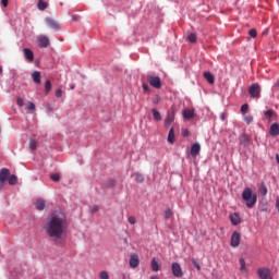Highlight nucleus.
I'll return each instance as SVG.
<instances>
[{
	"instance_id": "f257e3e1",
	"label": "nucleus",
	"mask_w": 279,
	"mask_h": 279,
	"mask_svg": "<svg viewBox=\"0 0 279 279\" xmlns=\"http://www.w3.org/2000/svg\"><path fill=\"white\" fill-rule=\"evenodd\" d=\"M46 234L58 243L62 236H64V232H66V216L62 211H53L50 217L47 218L45 225Z\"/></svg>"
},
{
	"instance_id": "f03ea898",
	"label": "nucleus",
	"mask_w": 279,
	"mask_h": 279,
	"mask_svg": "<svg viewBox=\"0 0 279 279\" xmlns=\"http://www.w3.org/2000/svg\"><path fill=\"white\" fill-rule=\"evenodd\" d=\"M242 199L245 202L246 207L254 208L256 202H258V195L251 187H245L242 192Z\"/></svg>"
},
{
	"instance_id": "7ed1b4c3",
	"label": "nucleus",
	"mask_w": 279,
	"mask_h": 279,
	"mask_svg": "<svg viewBox=\"0 0 279 279\" xmlns=\"http://www.w3.org/2000/svg\"><path fill=\"white\" fill-rule=\"evenodd\" d=\"M248 95L253 99H259L260 98V85H258V83L252 84L248 87Z\"/></svg>"
},
{
	"instance_id": "20e7f679",
	"label": "nucleus",
	"mask_w": 279,
	"mask_h": 279,
	"mask_svg": "<svg viewBox=\"0 0 279 279\" xmlns=\"http://www.w3.org/2000/svg\"><path fill=\"white\" fill-rule=\"evenodd\" d=\"M147 81L153 88H162V81L160 80V76L148 75Z\"/></svg>"
},
{
	"instance_id": "39448f33",
	"label": "nucleus",
	"mask_w": 279,
	"mask_h": 279,
	"mask_svg": "<svg viewBox=\"0 0 279 279\" xmlns=\"http://www.w3.org/2000/svg\"><path fill=\"white\" fill-rule=\"evenodd\" d=\"M231 247H239L241 245V233L239 231H234L231 236Z\"/></svg>"
},
{
	"instance_id": "423d86ee",
	"label": "nucleus",
	"mask_w": 279,
	"mask_h": 279,
	"mask_svg": "<svg viewBox=\"0 0 279 279\" xmlns=\"http://www.w3.org/2000/svg\"><path fill=\"white\" fill-rule=\"evenodd\" d=\"M172 274L175 278H182L184 276V272H182V266L175 262L172 263Z\"/></svg>"
},
{
	"instance_id": "0eeeda50",
	"label": "nucleus",
	"mask_w": 279,
	"mask_h": 279,
	"mask_svg": "<svg viewBox=\"0 0 279 279\" xmlns=\"http://www.w3.org/2000/svg\"><path fill=\"white\" fill-rule=\"evenodd\" d=\"M8 178H10V169L4 168L0 170V189L3 187V184H5V182L8 181Z\"/></svg>"
},
{
	"instance_id": "6e6552de",
	"label": "nucleus",
	"mask_w": 279,
	"mask_h": 279,
	"mask_svg": "<svg viewBox=\"0 0 279 279\" xmlns=\"http://www.w3.org/2000/svg\"><path fill=\"white\" fill-rule=\"evenodd\" d=\"M257 274L260 279H271V270L269 268H258Z\"/></svg>"
},
{
	"instance_id": "1a4fd4ad",
	"label": "nucleus",
	"mask_w": 279,
	"mask_h": 279,
	"mask_svg": "<svg viewBox=\"0 0 279 279\" xmlns=\"http://www.w3.org/2000/svg\"><path fill=\"white\" fill-rule=\"evenodd\" d=\"M38 43H39V47H41V49H47V47H49V37L41 35L38 37Z\"/></svg>"
},
{
	"instance_id": "9d476101",
	"label": "nucleus",
	"mask_w": 279,
	"mask_h": 279,
	"mask_svg": "<svg viewBox=\"0 0 279 279\" xmlns=\"http://www.w3.org/2000/svg\"><path fill=\"white\" fill-rule=\"evenodd\" d=\"M45 23L48 25V27H50L51 29H60V25L58 24V22H56V20L51 19V17H46L45 19Z\"/></svg>"
},
{
	"instance_id": "9b49d317",
	"label": "nucleus",
	"mask_w": 279,
	"mask_h": 279,
	"mask_svg": "<svg viewBox=\"0 0 279 279\" xmlns=\"http://www.w3.org/2000/svg\"><path fill=\"white\" fill-rule=\"evenodd\" d=\"M23 53L28 62H34V51L29 48H24Z\"/></svg>"
},
{
	"instance_id": "f8f14e48",
	"label": "nucleus",
	"mask_w": 279,
	"mask_h": 279,
	"mask_svg": "<svg viewBox=\"0 0 279 279\" xmlns=\"http://www.w3.org/2000/svg\"><path fill=\"white\" fill-rule=\"evenodd\" d=\"M229 218H230L232 226H239V223H241V216H239V214H236V213L231 214L229 216Z\"/></svg>"
},
{
	"instance_id": "ddd939ff",
	"label": "nucleus",
	"mask_w": 279,
	"mask_h": 279,
	"mask_svg": "<svg viewBox=\"0 0 279 279\" xmlns=\"http://www.w3.org/2000/svg\"><path fill=\"white\" fill-rule=\"evenodd\" d=\"M175 121V112H171L167 116L166 120H165V126L169 128V125H171V123H173Z\"/></svg>"
},
{
	"instance_id": "4468645a",
	"label": "nucleus",
	"mask_w": 279,
	"mask_h": 279,
	"mask_svg": "<svg viewBox=\"0 0 279 279\" xmlns=\"http://www.w3.org/2000/svg\"><path fill=\"white\" fill-rule=\"evenodd\" d=\"M199 151H202V146L199 143L193 144L191 147V156L195 157L197 154H199Z\"/></svg>"
},
{
	"instance_id": "2eb2a0df",
	"label": "nucleus",
	"mask_w": 279,
	"mask_h": 279,
	"mask_svg": "<svg viewBox=\"0 0 279 279\" xmlns=\"http://www.w3.org/2000/svg\"><path fill=\"white\" fill-rule=\"evenodd\" d=\"M140 260H138V255H132L130 258V267H132V269H136V267H138L140 265Z\"/></svg>"
},
{
	"instance_id": "dca6fc26",
	"label": "nucleus",
	"mask_w": 279,
	"mask_h": 279,
	"mask_svg": "<svg viewBox=\"0 0 279 279\" xmlns=\"http://www.w3.org/2000/svg\"><path fill=\"white\" fill-rule=\"evenodd\" d=\"M239 141L243 147H247V145H250V136H247V134L240 135Z\"/></svg>"
},
{
	"instance_id": "f3484780",
	"label": "nucleus",
	"mask_w": 279,
	"mask_h": 279,
	"mask_svg": "<svg viewBox=\"0 0 279 279\" xmlns=\"http://www.w3.org/2000/svg\"><path fill=\"white\" fill-rule=\"evenodd\" d=\"M269 134H270V136H278L279 135V124L278 123L271 124Z\"/></svg>"
},
{
	"instance_id": "a211bd4d",
	"label": "nucleus",
	"mask_w": 279,
	"mask_h": 279,
	"mask_svg": "<svg viewBox=\"0 0 279 279\" xmlns=\"http://www.w3.org/2000/svg\"><path fill=\"white\" fill-rule=\"evenodd\" d=\"M168 143H170V145H173V143H175V131L173 130V128H171L169 131Z\"/></svg>"
},
{
	"instance_id": "6ab92c4d",
	"label": "nucleus",
	"mask_w": 279,
	"mask_h": 279,
	"mask_svg": "<svg viewBox=\"0 0 279 279\" xmlns=\"http://www.w3.org/2000/svg\"><path fill=\"white\" fill-rule=\"evenodd\" d=\"M204 77L208 82V84H215V75L210 72H204Z\"/></svg>"
},
{
	"instance_id": "aec40b11",
	"label": "nucleus",
	"mask_w": 279,
	"mask_h": 279,
	"mask_svg": "<svg viewBox=\"0 0 279 279\" xmlns=\"http://www.w3.org/2000/svg\"><path fill=\"white\" fill-rule=\"evenodd\" d=\"M35 208H37V210H45V199L38 198L35 203Z\"/></svg>"
},
{
	"instance_id": "412c9836",
	"label": "nucleus",
	"mask_w": 279,
	"mask_h": 279,
	"mask_svg": "<svg viewBox=\"0 0 279 279\" xmlns=\"http://www.w3.org/2000/svg\"><path fill=\"white\" fill-rule=\"evenodd\" d=\"M183 117H184V119H193V117H195V111H193L191 109H185L183 111Z\"/></svg>"
},
{
	"instance_id": "4be33fe9",
	"label": "nucleus",
	"mask_w": 279,
	"mask_h": 279,
	"mask_svg": "<svg viewBox=\"0 0 279 279\" xmlns=\"http://www.w3.org/2000/svg\"><path fill=\"white\" fill-rule=\"evenodd\" d=\"M37 8L41 12H45V10H47V8H49V4L45 1H43V0H39L38 3H37Z\"/></svg>"
},
{
	"instance_id": "5701e85b",
	"label": "nucleus",
	"mask_w": 279,
	"mask_h": 279,
	"mask_svg": "<svg viewBox=\"0 0 279 279\" xmlns=\"http://www.w3.org/2000/svg\"><path fill=\"white\" fill-rule=\"evenodd\" d=\"M151 269L153 271H160V264L156 260V257L151 259Z\"/></svg>"
},
{
	"instance_id": "b1692460",
	"label": "nucleus",
	"mask_w": 279,
	"mask_h": 279,
	"mask_svg": "<svg viewBox=\"0 0 279 279\" xmlns=\"http://www.w3.org/2000/svg\"><path fill=\"white\" fill-rule=\"evenodd\" d=\"M17 182L19 178H16V175H9L8 183L10 184V186H14Z\"/></svg>"
},
{
	"instance_id": "393cba45",
	"label": "nucleus",
	"mask_w": 279,
	"mask_h": 279,
	"mask_svg": "<svg viewBox=\"0 0 279 279\" xmlns=\"http://www.w3.org/2000/svg\"><path fill=\"white\" fill-rule=\"evenodd\" d=\"M32 78L35 82V84H40V72L39 71H35L32 74Z\"/></svg>"
},
{
	"instance_id": "a878e982",
	"label": "nucleus",
	"mask_w": 279,
	"mask_h": 279,
	"mask_svg": "<svg viewBox=\"0 0 279 279\" xmlns=\"http://www.w3.org/2000/svg\"><path fill=\"white\" fill-rule=\"evenodd\" d=\"M151 113L155 121H162V116L156 109H151Z\"/></svg>"
},
{
	"instance_id": "bb28decb",
	"label": "nucleus",
	"mask_w": 279,
	"mask_h": 279,
	"mask_svg": "<svg viewBox=\"0 0 279 279\" xmlns=\"http://www.w3.org/2000/svg\"><path fill=\"white\" fill-rule=\"evenodd\" d=\"M264 117H266V119H271V118L276 117V111H274L272 109H269L264 112Z\"/></svg>"
},
{
	"instance_id": "cd10ccee",
	"label": "nucleus",
	"mask_w": 279,
	"mask_h": 279,
	"mask_svg": "<svg viewBox=\"0 0 279 279\" xmlns=\"http://www.w3.org/2000/svg\"><path fill=\"white\" fill-rule=\"evenodd\" d=\"M134 177H135V182H138L140 184L145 182V177H143V174L135 172Z\"/></svg>"
},
{
	"instance_id": "c85d7f7f",
	"label": "nucleus",
	"mask_w": 279,
	"mask_h": 279,
	"mask_svg": "<svg viewBox=\"0 0 279 279\" xmlns=\"http://www.w3.org/2000/svg\"><path fill=\"white\" fill-rule=\"evenodd\" d=\"M187 40H189V43H197V35L195 33H191L187 36Z\"/></svg>"
},
{
	"instance_id": "c756f323",
	"label": "nucleus",
	"mask_w": 279,
	"mask_h": 279,
	"mask_svg": "<svg viewBox=\"0 0 279 279\" xmlns=\"http://www.w3.org/2000/svg\"><path fill=\"white\" fill-rule=\"evenodd\" d=\"M259 193L263 197H265V195H267V185L263 183L259 187Z\"/></svg>"
},
{
	"instance_id": "7c9ffc66",
	"label": "nucleus",
	"mask_w": 279,
	"mask_h": 279,
	"mask_svg": "<svg viewBox=\"0 0 279 279\" xmlns=\"http://www.w3.org/2000/svg\"><path fill=\"white\" fill-rule=\"evenodd\" d=\"M50 179L52 180V182H60V174L52 173V174H50Z\"/></svg>"
},
{
	"instance_id": "2f4dec72",
	"label": "nucleus",
	"mask_w": 279,
	"mask_h": 279,
	"mask_svg": "<svg viewBox=\"0 0 279 279\" xmlns=\"http://www.w3.org/2000/svg\"><path fill=\"white\" fill-rule=\"evenodd\" d=\"M173 217V211L171 209H167L165 213V219H171Z\"/></svg>"
},
{
	"instance_id": "473e14b6",
	"label": "nucleus",
	"mask_w": 279,
	"mask_h": 279,
	"mask_svg": "<svg viewBox=\"0 0 279 279\" xmlns=\"http://www.w3.org/2000/svg\"><path fill=\"white\" fill-rule=\"evenodd\" d=\"M239 263H240V270L241 271H245V269H246V267H245V259L240 258Z\"/></svg>"
},
{
	"instance_id": "72a5a7b5",
	"label": "nucleus",
	"mask_w": 279,
	"mask_h": 279,
	"mask_svg": "<svg viewBox=\"0 0 279 279\" xmlns=\"http://www.w3.org/2000/svg\"><path fill=\"white\" fill-rule=\"evenodd\" d=\"M250 110V105L244 104L241 106V112L242 114H245V112H247Z\"/></svg>"
},
{
	"instance_id": "f704fd0d",
	"label": "nucleus",
	"mask_w": 279,
	"mask_h": 279,
	"mask_svg": "<svg viewBox=\"0 0 279 279\" xmlns=\"http://www.w3.org/2000/svg\"><path fill=\"white\" fill-rule=\"evenodd\" d=\"M100 279H110V275H108V271H101L99 274Z\"/></svg>"
},
{
	"instance_id": "c9c22d12",
	"label": "nucleus",
	"mask_w": 279,
	"mask_h": 279,
	"mask_svg": "<svg viewBox=\"0 0 279 279\" xmlns=\"http://www.w3.org/2000/svg\"><path fill=\"white\" fill-rule=\"evenodd\" d=\"M113 186H117V181H114V180H109V181L107 182V187H108V189H112Z\"/></svg>"
},
{
	"instance_id": "e433bc0d",
	"label": "nucleus",
	"mask_w": 279,
	"mask_h": 279,
	"mask_svg": "<svg viewBox=\"0 0 279 279\" xmlns=\"http://www.w3.org/2000/svg\"><path fill=\"white\" fill-rule=\"evenodd\" d=\"M192 264L197 269V271L202 270V266H199V264L197 263V260H195V258H192Z\"/></svg>"
},
{
	"instance_id": "4c0bfd02",
	"label": "nucleus",
	"mask_w": 279,
	"mask_h": 279,
	"mask_svg": "<svg viewBox=\"0 0 279 279\" xmlns=\"http://www.w3.org/2000/svg\"><path fill=\"white\" fill-rule=\"evenodd\" d=\"M248 35L251 36V38H256L257 36L256 29L255 28L250 29Z\"/></svg>"
},
{
	"instance_id": "58836bf2",
	"label": "nucleus",
	"mask_w": 279,
	"mask_h": 279,
	"mask_svg": "<svg viewBox=\"0 0 279 279\" xmlns=\"http://www.w3.org/2000/svg\"><path fill=\"white\" fill-rule=\"evenodd\" d=\"M244 121H245V123H252V121H254V117H252V116H245L244 117Z\"/></svg>"
},
{
	"instance_id": "ea45409f",
	"label": "nucleus",
	"mask_w": 279,
	"mask_h": 279,
	"mask_svg": "<svg viewBox=\"0 0 279 279\" xmlns=\"http://www.w3.org/2000/svg\"><path fill=\"white\" fill-rule=\"evenodd\" d=\"M128 221H129V223H131V226H134V223H136V218L134 216H130L128 218Z\"/></svg>"
},
{
	"instance_id": "a19ab883",
	"label": "nucleus",
	"mask_w": 279,
	"mask_h": 279,
	"mask_svg": "<svg viewBox=\"0 0 279 279\" xmlns=\"http://www.w3.org/2000/svg\"><path fill=\"white\" fill-rule=\"evenodd\" d=\"M16 101H17V106H20V108H23V106H25V101L23 100V98L19 97Z\"/></svg>"
},
{
	"instance_id": "79ce46f5",
	"label": "nucleus",
	"mask_w": 279,
	"mask_h": 279,
	"mask_svg": "<svg viewBox=\"0 0 279 279\" xmlns=\"http://www.w3.org/2000/svg\"><path fill=\"white\" fill-rule=\"evenodd\" d=\"M29 148L34 151V149H36V141L31 140L29 141Z\"/></svg>"
},
{
	"instance_id": "37998d69",
	"label": "nucleus",
	"mask_w": 279,
	"mask_h": 279,
	"mask_svg": "<svg viewBox=\"0 0 279 279\" xmlns=\"http://www.w3.org/2000/svg\"><path fill=\"white\" fill-rule=\"evenodd\" d=\"M51 90V81H46V93H49Z\"/></svg>"
},
{
	"instance_id": "c03bdc74",
	"label": "nucleus",
	"mask_w": 279,
	"mask_h": 279,
	"mask_svg": "<svg viewBox=\"0 0 279 279\" xmlns=\"http://www.w3.org/2000/svg\"><path fill=\"white\" fill-rule=\"evenodd\" d=\"M142 88L145 93H149L150 90L149 85H147V83H143Z\"/></svg>"
},
{
	"instance_id": "a18cd8bd",
	"label": "nucleus",
	"mask_w": 279,
	"mask_h": 279,
	"mask_svg": "<svg viewBox=\"0 0 279 279\" xmlns=\"http://www.w3.org/2000/svg\"><path fill=\"white\" fill-rule=\"evenodd\" d=\"M28 110H36V105H34V102H29Z\"/></svg>"
},
{
	"instance_id": "49530a36",
	"label": "nucleus",
	"mask_w": 279,
	"mask_h": 279,
	"mask_svg": "<svg viewBox=\"0 0 279 279\" xmlns=\"http://www.w3.org/2000/svg\"><path fill=\"white\" fill-rule=\"evenodd\" d=\"M56 97H62V89H58L56 92Z\"/></svg>"
},
{
	"instance_id": "de8ad7c7",
	"label": "nucleus",
	"mask_w": 279,
	"mask_h": 279,
	"mask_svg": "<svg viewBox=\"0 0 279 279\" xmlns=\"http://www.w3.org/2000/svg\"><path fill=\"white\" fill-rule=\"evenodd\" d=\"M97 210H99V207L94 206V207H92L90 213H97Z\"/></svg>"
},
{
	"instance_id": "09e8293b",
	"label": "nucleus",
	"mask_w": 279,
	"mask_h": 279,
	"mask_svg": "<svg viewBox=\"0 0 279 279\" xmlns=\"http://www.w3.org/2000/svg\"><path fill=\"white\" fill-rule=\"evenodd\" d=\"M1 4H2L4 8H8V0H1Z\"/></svg>"
},
{
	"instance_id": "8fccbe9b",
	"label": "nucleus",
	"mask_w": 279,
	"mask_h": 279,
	"mask_svg": "<svg viewBox=\"0 0 279 279\" xmlns=\"http://www.w3.org/2000/svg\"><path fill=\"white\" fill-rule=\"evenodd\" d=\"M182 136H189V130H183Z\"/></svg>"
},
{
	"instance_id": "3c124183",
	"label": "nucleus",
	"mask_w": 279,
	"mask_h": 279,
	"mask_svg": "<svg viewBox=\"0 0 279 279\" xmlns=\"http://www.w3.org/2000/svg\"><path fill=\"white\" fill-rule=\"evenodd\" d=\"M276 208H277V210L279 213V197H277V199H276Z\"/></svg>"
},
{
	"instance_id": "603ef678",
	"label": "nucleus",
	"mask_w": 279,
	"mask_h": 279,
	"mask_svg": "<svg viewBox=\"0 0 279 279\" xmlns=\"http://www.w3.org/2000/svg\"><path fill=\"white\" fill-rule=\"evenodd\" d=\"M277 165H279V155H276Z\"/></svg>"
},
{
	"instance_id": "864d4df0",
	"label": "nucleus",
	"mask_w": 279,
	"mask_h": 279,
	"mask_svg": "<svg viewBox=\"0 0 279 279\" xmlns=\"http://www.w3.org/2000/svg\"><path fill=\"white\" fill-rule=\"evenodd\" d=\"M73 21H77V15L72 16Z\"/></svg>"
},
{
	"instance_id": "5fc2aeb1",
	"label": "nucleus",
	"mask_w": 279,
	"mask_h": 279,
	"mask_svg": "<svg viewBox=\"0 0 279 279\" xmlns=\"http://www.w3.org/2000/svg\"><path fill=\"white\" fill-rule=\"evenodd\" d=\"M2 74H3V68L0 66V75H2Z\"/></svg>"
}]
</instances>
